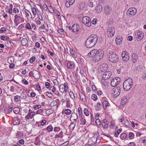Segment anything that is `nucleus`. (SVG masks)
<instances>
[{
    "label": "nucleus",
    "instance_id": "obj_1",
    "mask_svg": "<svg viewBox=\"0 0 146 146\" xmlns=\"http://www.w3.org/2000/svg\"><path fill=\"white\" fill-rule=\"evenodd\" d=\"M104 55V51L101 50L94 49L91 51L88 54V56L93 57L95 62H97L102 59Z\"/></svg>",
    "mask_w": 146,
    "mask_h": 146
},
{
    "label": "nucleus",
    "instance_id": "obj_2",
    "mask_svg": "<svg viewBox=\"0 0 146 146\" xmlns=\"http://www.w3.org/2000/svg\"><path fill=\"white\" fill-rule=\"evenodd\" d=\"M98 39L97 35L96 34L91 35L86 40L85 45L86 47L90 48L94 46Z\"/></svg>",
    "mask_w": 146,
    "mask_h": 146
},
{
    "label": "nucleus",
    "instance_id": "obj_3",
    "mask_svg": "<svg viewBox=\"0 0 146 146\" xmlns=\"http://www.w3.org/2000/svg\"><path fill=\"white\" fill-rule=\"evenodd\" d=\"M108 59L110 62L115 63L118 62L119 60L118 56L115 53L112 51L109 52L108 54Z\"/></svg>",
    "mask_w": 146,
    "mask_h": 146
},
{
    "label": "nucleus",
    "instance_id": "obj_4",
    "mask_svg": "<svg viewBox=\"0 0 146 146\" xmlns=\"http://www.w3.org/2000/svg\"><path fill=\"white\" fill-rule=\"evenodd\" d=\"M133 80L131 78L126 80L123 84V89L125 91L129 90L133 85Z\"/></svg>",
    "mask_w": 146,
    "mask_h": 146
},
{
    "label": "nucleus",
    "instance_id": "obj_5",
    "mask_svg": "<svg viewBox=\"0 0 146 146\" xmlns=\"http://www.w3.org/2000/svg\"><path fill=\"white\" fill-rule=\"evenodd\" d=\"M133 35L134 38L138 41L142 40L144 36V34L141 31H136L134 33Z\"/></svg>",
    "mask_w": 146,
    "mask_h": 146
},
{
    "label": "nucleus",
    "instance_id": "obj_6",
    "mask_svg": "<svg viewBox=\"0 0 146 146\" xmlns=\"http://www.w3.org/2000/svg\"><path fill=\"white\" fill-rule=\"evenodd\" d=\"M29 74L30 76H33L35 79H38L40 77L39 72L35 70L30 71Z\"/></svg>",
    "mask_w": 146,
    "mask_h": 146
},
{
    "label": "nucleus",
    "instance_id": "obj_7",
    "mask_svg": "<svg viewBox=\"0 0 146 146\" xmlns=\"http://www.w3.org/2000/svg\"><path fill=\"white\" fill-rule=\"evenodd\" d=\"M82 23L86 26L89 27L91 25V19L90 17L87 16H84L82 19Z\"/></svg>",
    "mask_w": 146,
    "mask_h": 146
},
{
    "label": "nucleus",
    "instance_id": "obj_8",
    "mask_svg": "<svg viewBox=\"0 0 146 146\" xmlns=\"http://www.w3.org/2000/svg\"><path fill=\"white\" fill-rule=\"evenodd\" d=\"M121 90L119 87L115 86L112 89V92L113 97L116 98L120 94Z\"/></svg>",
    "mask_w": 146,
    "mask_h": 146
},
{
    "label": "nucleus",
    "instance_id": "obj_9",
    "mask_svg": "<svg viewBox=\"0 0 146 146\" xmlns=\"http://www.w3.org/2000/svg\"><path fill=\"white\" fill-rule=\"evenodd\" d=\"M107 32L108 34V36L109 37L113 36L115 34V30L114 28L112 27H108Z\"/></svg>",
    "mask_w": 146,
    "mask_h": 146
},
{
    "label": "nucleus",
    "instance_id": "obj_10",
    "mask_svg": "<svg viewBox=\"0 0 146 146\" xmlns=\"http://www.w3.org/2000/svg\"><path fill=\"white\" fill-rule=\"evenodd\" d=\"M120 81V78L118 77H116L113 78L111 82V85L113 87H115L118 85Z\"/></svg>",
    "mask_w": 146,
    "mask_h": 146
},
{
    "label": "nucleus",
    "instance_id": "obj_11",
    "mask_svg": "<svg viewBox=\"0 0 146 146\" xmlns=\"http://www.w3.org/2000/svg\"><path fill=\"white\" fill-rule=\"evenodd\" d=\"M111 72L110 71L105 72L102 74V79L106 80L109 79L111 75Z\"/></svg>",
    "mask_w": 146,
    "mask_h": 146
},
{
    "label": "nucleus",
    "instance_id": "obj_12",
    "mask_svg": "<svg viewBox=\"0 0 146 146\" xmlns=\"http://www.w3.org/2000/svg\"><path fill=\"white\" fill-rule=\"evenodd\" d=\"M104 11L105 14L106 15H110L112 12V10L111 7L106 6L104 9Z\"/></svg>",
    "mask_w": 146,
    "mask_h": 146
},
{
    "label": "nucleus",
    "instance_id": "obj_13",
    "mask_svg": "<svg viewBox=\"0 0 146 146\" xmlns=\"http://www.w3.org/2000/svg\"><path fill=\"white\" fill-rule=\"evenodd\" d=\"M121 56L122 60L124 62L127 61L129 59V55L126 51L123 52L121 54Z\"/></svg>",
    "mask_w": 146,
    "mask_h": 146
},
{
    "label": "nucleus",
    "instance_id": "obj_14",
    "mask_svg": "<svg viewBox=\"0 0 146 146\" xmlns=\"http://www.w3.org/2000/svg\"><path fill=\"white\" fill-rule=\"evenodd\" d=\"M137 12V9L134 7L129 8L127 11V14L131 16H133Z\"/></svg>",
    "mask_w": 146,
    "mask_h": 146
},
{
    "label": "nucleus",
    "instance_id": "obj_15",
    "mask_svg": "<svg viewBox=\"0 0 146 146\" xmlns=\"http://www.w3.org/2000/svg\"><path fill=\"white\" fill-rule=\"evenodd\" d=\"M71 29L73 32H78L80 29V25L77 24H74L72 26Z\"/></svg>",
    "mask_w": 146,
    "mask_h": 146
},
{
    "label": "nucleus",
    "instance_id": "obj_16",
    "mask_svg": "<svg viewBox=\"0 0 146 146\" xmlns=\"http://www.w3.org/2000/svg\"><path fill=\"white\" fill-rule=\"evenodd\" d=\"M15 19L14 20V22L15 23H17L20 21V20H21V22H23L24 21V20L23 19L20 17L19 15H15Z\"/></svg>",
    "mask_w": 146,
    "mask_h": 146
},
{
    "label": "nucleus",
    "instance_id": "obj_17",
    "mask_svg": "<svg viewBox=\"0 0 146 146\" xmlns=\"http://www.w3.org/2000/svg\"><path fill=\"white\" fill-rule=\"evenodd\" d=\"M138 59L137 55L136 54L133 53L131 56V61L133 63H136Z\"/></svg>",
    "mask_w": 146,
    "mask_h": 146
},
{
    "label": "nucleus",
    "instance_id": "obj_18",
    "mask_svg": "<svg viewBox=\"0 0 146 146\" xmlns=\"http://www.w3.org/2000/svg\"><path fill=\"white\" fill-rule=\"evenodd\" d=\"M34 113H35L34 112H33L31 110H29V112L27 115L25 117V118L28 119H29L30 118H31L32 117L31 116L34 115Z\"/></svg>",
    "mask_w": 146,
    "mask_h": 146
},
{
    "label": "nucleus",
    "instance_id": "obj_19",
    "mask_svg": "<svg viewBox=\"0 0 146 146\" xmlns=\"http://www.w3.org/2000/svg\"><path fill=\"white\" fill-rule=\"evenodd\" d=\"M96 11L98 13H100L101 12L102 10V6L100 4H98L96 7Z\"/></svg>",
    "mask_w": 146,
    "mask_h": 146
},
{
    "label": "nucleus",
    "instance_id": "obj_20",
    "mask_svg": "<svg viewBox=\"0 0 146 146\" xmlns=\"http://www.w3.org/2000/svg\"><path fill=\"white\" fill-rule=\"evenodd\" d=\"M115 41L117 45L120 44L122 42V38L121 36H118L116 38Z\"/></svg>",
    "mask_w": 146,
    "mask_h": 146
},
{
    "label": "nucleus",
    "instance_id": "obj_21",
    "mask_svg": "<svg viewBox=\"0 0 146 146\" xmlns=\"http://www.w3.org/2000/svg\"><path fill=\"white\" fill-rule=\"evenodd\" d=\"M102 125L105 128H106L108 127V121L106 119H105L102 120Z\"/></svg>",
    "mask_w": 146,
    "mask_h": 146
},
{
    "label": "nucleus",
    "instance_id": "obj_22",
    "mask_svg": "<svg viewBox=\"0 0 146 146\" xmlns=\"http://www.w3.org/2000/svg\"><path fill=\"white\" fill-rule=\"evenodd\" d=\"M108 66L105 64H103L100 67V69L101 71L104 72L106 71L108 69Z\"/></svg>",
    "mask_w": 146,
    "mask_h": 146
},
{
    "label": "nucleus",
    "instance_id": "obj_23",
    "mask_svg": "<svg viewBox=\"0 0 146 146\" xmlns=\"http://www.w3.org/2000/svg\"><path fill=\"white\" fill-rule=\"evenodd\" d=\"M71 118H72L74 121L76 122V119H78V115L75 113H72L71 115Z\"/></svg>",
    "mask_w": 146,
    "mask_h": 146
},
{
    "label": "nucleus",
    "instance_id": "obj_24",
    "mask_svg": "<svg viewBox=\"0 0 146 146\" xmlns=\"http://www.w3.org/2000/svg\"><path fill=\"white\" fill-rule=\"evenodd\" d=\"M67 67L68 68H72L74 67V64L72 61H68L67 63Z\"/></svg>",
    "mask_w": 146,
    "mask_h": 146
},
{
    "label": "nucleus",
    "instance_id": "obj_25",
    "mask_svg": "<svg viewBox=\"0 0 146 146\" xmlns=\"http://www.w3.org/2000/svg\"><path fill=\"white\" fill-rule=\"evenodd\" d=\"M20 120L17 117H15L13 120V124L14 125H18L19 124Z\"/></svg>",
    "mask_w": 146,
    "mask_h": 146
},
{
    "label": "nucleus",
    "instance_id": "obj_26",
    "mask_svg": "<svg viewBox=\"0 0 146 146\" xmlns=\"http://www.w3.org/2000/svg\"><path fill=\"white\" fill-rule=\"evenodd\" d=\"M21 42V44L25 46L27 43V40L26 38H22Z\"/></svg>",
    "mask_w": 146,
    "mask_h": 146
},
{
    "label": "nucleus",
    "instance_id": "obj_27",
    "mask_svg": "<svg viewBox=\"0 0 146 146\" xmlns=\"http://www.w3.org/2000/svg\"><path fill=\"white\" fill-rule=\"evenodd\" d=\"M102 104L104 109L105 110L106 109L107 106H108L109 104L107 101L105 100L103 102Z\"/></svg>",
    "mask_w": 146,
    "mask_h": 146
},
{
    "label": "nucleus",
    "instance_id": "obj_28",
    "mask_svg": "<svg viewBox=\"0 0 146 146\" xmlns=\"http://www.w3.org/2000/svg\"><path fill=\"white\" fill-rule=\"evenodd\" d=\"M13 108L10 107H8L4 110L5 113H9L11 112L12 111Z\"/></svg>",
    "mask_w": 146,
    "mask_h": 146
},
{
    "label": "nucleus",
    "instance_id": "obj_29",
    "mask_svg": "<svg viewBox=\"0 0 146 146\" xmlns=\"http://www.w3.org/2000/svg\"><path fill=\"white\" fill-rule=\"evenodd\" d=\"M60 91L62 93L65 92V89L64 88V85L61 84L60 85L59 88Z\"/></svg>",
    "mask_w": 146,
    "mask_h": 146
},
{
    "label": "nucleus",
    "instance_id": "obj_30",
    "mask_svg": "<svg viewBox=\"0 0 146 146\" xmlns=\"http://www.w3.org/2000/svg\"><path fill=\"white\" fill-rule=\"evenodd\" d=\"M63 132L61 131L58 134H56L55 136V138H57L58 137L62 138L63 137Z\"/></svg>",
    "mask_w": 146,
    "mask_h": 146
},
{
    "label": "nucleus",
    "instance_id": "obj_31",
    "mask_svg": "<svg viewBox=\"0 0 146 146\" xmlns=\"http://www.w3.org/2000/svg\"><path fill=\"white\" fill-rule=\"evenodd\" d=\"M127 135L125 133H123L120 135V137L122 139H125L127 137Z\"/></svg>",
    "mask_w": 146,
    "mask_h": 146
},
{
    "label": "nucleus",
    "instance_id": "obj_32",
    "mask_svg": "<svg viewBox=\"0 0 146 146\" xmlns=\"http://www.w3.org/2000/svg\"><path fill=\"white\" fill-rule=\"evenodd\" d=\"M13 111L15 114H18L20 111V109L18 108H15L13 109Z\"/></svg>",
    "mask_w": 146,
    "mask_h": 146
},
{
    "label": "nucleus",
    "instance_id": "obj_33",
    "mask_svg": "<svg viewBox=\"0 0 146 146\" xmlns=\"http://www.w3.org/2000/svg\"><path fill=\"white\" fill-rule=\"evenodd\" d=\"M122 131V129L121 130L120 129H118L115 133L114 136L115 137H118L119 134Z\"/></svg>",
    "mask_w": 146,
    "mask_h": 146
},
{
    "label": "nucleus",
    "instance_id": "obj_34",
    "mask_svg": "<svg viewBox=\"0 0 146 146\" xmlns=\"http://www.w3.org/2000/svg\"><path fill=\"white\" fill-rule=\"evenodd\" d=\"M80 96L81 100L83 101H85L86 100L85 96L82 93L80 94Z\"/></svg>",
    "mask_w": 146,
    "mask_h": 146
},
{
    "label": "nucleus",
    "instance_id": "obj_35",
    "mask_svg": "<svg viewBox=\"0 0 146 146\" xmlns=\"http://www.w3.org/2000/svg\"><path fill=\"white\" fill-rule=\"evenodd\" d=\"M23 135V134L21 132H17V133L16 138H19L21 137Z\"/></svg>",
    "mask_w": 146,
    "mask_h": 146
},
{
    "label": "nucleus",
    "instance_id": "obj_36",
    "mask_svg": "<svg viewBox=\"0 0 146 146\" xmlns=\"http://www.w3.org/2000/svg\"><path fill=\"white\" fill-rule=\"evenodd\" d=\"M74 122V121L73 123H72L69 126L70 128L71 129L73 130L76 124Z\"/></svg>",
    "mask_w": 146,
    "mask_h": 146
},
{
    "label": "nucleus",
    "instance_id": "obj_37",
    "mask_svg": "<svg viewBox=\"0 0 146 146\" xmlns=\"http://www.w3.org/2000/svg\"><path fill=\"white\" fill-rule=\"evenodd\" d=\"M134 137V134L132 132H130L129 134V137L130 139H132Z\"/></svg>",
    "mask_w": 146,
    "mask_h": 146
},
{
    "label": "nucleus",
    "instance_id": "obj_38",
    "mask_svg": "<svg viewBox=\"0 0 146 146\" xmlns=\"http://www.w3.org/2000/svg\"><path fill=\"white\" fill-rule=\"evenodd\" d=\"M85 7V5L84 2H82L80 4V8L81 9H83Z\"/></svg>",
    "mask_w": 146,
    "mask_h": 146
},
{
    "label": "nucleus",
    "instance_id": "obj_39",
    "mask_svg": "<svg viewBox=\"0 0 146 146\" xmlns=\"http://www.w3.org/2000/svg\"><path fill=\"white\" fill-rule=\"evenodd\" d=\"M127 99L125 97H123L121 99V102L122 104H124L125 103L127 102Z\"/></svg>",
    "mask_w": 146,
    "mask_h": 146
},
{
    "label": "nucleus",
    "instance_id": "obj_40",
    "mask_svg": "<svg viewBox=\"0 0 146 146\" xmlns=\"http://www.w3.org/2000/svg\"><path fill=\"white\" fill-rule=\"evenodd\" d=\"M32 13L33 15L35 16L36 14V9L35 7H33L32 8Z\"/></svg>",
    "mask_w": 146,
    "mask_h": 146
},
{
    "label": "nucleus",
    "instance_id": "obj_41",
    "mask_svg": "<svg viewBox=\"0 0 146 146\" xmlns=\"http://www.w3.org/2000/svg\"><path fill=\"white\" fill-rule=\"evenodd\" d=\"M53 129V127L51 125L48 126L46 128V129L48 131L50 132L52 131Z\"/></svg>",
    "mask_w": 146,
    "mask_h": 146
},
{
    "label": "nucleus",
    "instance_id": "obj_42",
    "mask_svg": "<svg viewBox=\"0 0 146 146\" xmlns=\"http://www.w3.org/2000/svg\"><path fill=\"white\" fill-rule=\"evenodd\" d=\"M101 104L100 102H98L97 104V107L96 109L97 110H99L101 109Z\"/></svg>",
    "mask_w": 146,
    "mask_h": 146
},
{
    "label": "nucleus",
    "instance_id": "obj_43",
    "mask_svg": "<svg viewBox=\"0 0 146 146\" xmlns=\"http://www.w3.org/2000/svg\"><path fill=\"white\" fill-rule=\"evenodd\" d=\"M71 111L69 109H66L65 110V113L66 115H69L71 113Z\"/></svg>",
    "mask_w": 146,
    "mask_h": 146
},
{
    "label": "nucleus",
    "instance_id": "obj_44",
    "mask_svg": "<svg viewBox=\"0 0 146 146\" xmlns=\"http://www.w3.org/2000/svg\"><path fill=\"white\" fill-rule=\"evenodd\" d=\"M14 58L13 57H11L8 59V61L9 63H12L14 61Z\"/></svg>",
    "mask_w": 146,
    "mask_h": 146
},
{
    "label": "nucleus",
    "instance_id": "obj_45",
    "mask_svg": "<svg viewBox=\"0 0 146 146\" xmlns=\"http://www.w3.org/2000/svg\"><path fill=\"white\" fill-rule=\"evenodd\" d=\"M29 13H30L31 15V19H33V18H32V15H31V12L29 11H28V10H27V11H26V16L27 17H30V15H29Z\"/></svg>",
    "mask_w": 146,
    "mask_h": 146
},
{
    "label": "nucleus",
    "instance_id": "obj_46",
    "mask_svg": "<svg viewBox=\"0 0 146 146\" xmlns=\"http://www.w3.org/2000/svg\"><path fill=\"white\" fill-rule=\"evenodd\" d=\"M69 95H70V97L72 98L74 100V99H75V97L74 95V94L72 92H69Z\"/></svg>",
    "mask_w": 146,
    "mask_h": 146
},
{
    "label": "nucleus",
    "instance_id": "obj_47",
    "mask_svg": "<svg viewBox=\"0 0 146 146\" xmlns=\"http://www.w3.org/2000/svg\"><path fill=\"white\" fill-rule=\"evenodd\" d=\"M84 113L85 114L86 116H88L89 115V113L88 111V110L87 108H85L84 109Z\"/></svg>",
    "mask_w": 146,
    "mask_h": 146
},
{
    "label": "nucleus",
    "instance_id": "obj_48",
    "mask_svg": "<svg viewBox=\"0 0 146 146\" xmlns=\"http://www.w3.org/2000/svg\"><path fill=\"white\" fill-rule=\"evenodd\" d=\"M92 98L94 101L96 100L97 99V97L96 95L95 94H92Z\"/></svg>",
    "mask_w": 146,
    "mask_h": 146
},
{
    "label": "nucleus",
    "instance_id": "obj_49",
    "mask_svg": "<svg viewBox=\"0 0 146 146\" xmlns=\"http://www.w3.org/2000/svg\"><path fill=\"white\" fill-rule=\"evenodd\" d=\"M41 105H36L34 106V108L35 110H37L39 108H41Z\"/></svg>",
    "mask_w": 146,
    "mask_h": 146
},
{
    "label": "nucleus",
    "instance_id": "obj_50",
    "mask_svg": "<svg viewBox=\"0 0 146 146\" xmlns=\"http://www.w3.org/2000/svg\"><path fill=\"white\" fill-rule=\"evenodd\" d=\"M57 31L60 34H62L64 32V30L63 29H60L58 30Z\"/></svg>",
    "mask_w": 146,
    "mask_h": 146
},
{
    "label": "nucleus",
    "instance_id": "obj_51",
    "mask_svg": "<svg viewBox=\"0 0 146 146\" xmlns=\"http://www.w3.org/2000/svg\"><path fill=\"white\" fill-rule=\"evenodd\" d=\"M124 123L127 127H129L130 125V123L127 120H126L124 121Z\"/></svg>",
    "mask_w": 146,
    "mask_h": 146
},
{
    "label": "nucleus",
    "instance_id": "obj_52",
    "mask_svg": "<svg viewBox=\"0 0 146 146\" xmlns=\"http://www.w3.org/2000/svg\"><path fill=\"white\" fill-rule=\"evenodd\" d=\"M45 95L50 98H51L52 96V94L50 93L46 92Z\"/></svg>",
    "mask_w": 146,
    "mask_h": 146
},
{
    "label": "nucleus",
    "instance_id": "obj_53",
    "mask_svg": "<svg viewBox=\"0 0 146 146\" xmlns=\"http://www.w3.org/2000/svg\"><path fill=\"white\" fill-rule=\"evenodd\" d=\"M26 28L28 29H31L30 25L29 23L26 24L25 26Z\"/></svg>",
    "mask_w": 146,
    "mask_h": 146
},
{
    "label": "nucleus",
    "instance_id": "obj_54",
    "mask_svg": "<svg viewBox=\"0 0 146 146\" xmlns=\"http://www.w3.org/2000/svg\"><path fill=\"white\" fill-rule=\"evenodd\" d=\"M96 123L97 125H99L101 124V121L99 119H97L96 120Z\"/></svg>",
    "mask_w": 146,
    "mask_h": 146
},
{
    "label": "nucleus",
    "instance_id": "obj_55",
    "mask_svg": "<svg viewBox=\"0 0 146 146\" xmlns=\"http://www.w3.org/2000/svg\"><path fill=\"white\" fill-rule=\"evenodd\" d=\"M60 128L58 127H55L54 128V131L56 132H58L60 130Z\"/></svg>",
    "mask_w": 146,
    "mask_h": 146
},
{
    "label": "nucleus",
    "instance_id": "obj_56",
    "mask_svg": "<svg viewBox=\"0 0 146 146\" xmlns=\"http://www.w3.org/2000/svg\"><path fill=\"white\" fill-rule=\"evenodd\" d=\"M97 21V19H93L91 22V24L92 23V24L94 25L96 24Z\"/></svg>",
    "mask_w": 146,
    "mask_h": 146
},
{
    "label": "nucleus",
    "instance_id": "obj_57",
    "mask_svg": "<svg viewBox=\"0 0 146 146\" xmlns=\"http://www.w3.org/2000/svg\"><path fill=\"white\" fill-rule=\"evenodd\" d=\"M35 60V58L34 56H32L30 59L29 61L30 63H32Z\"/></svg>",
    "mask_w": 146,
    "mask_h": 146
},
{
    "label": "nucleus",
    "instance_id": "obj_58",
    "mask_svg": "<svg viewBox=\"0 0 146 146\" xmlns=\"http://www.w3.org/2000/svg\"><path fill=\"white\" fill-rule=\"evenodd\" d=\"M71 4H70V3L68 2V1L67 0V1L65 3V6L67 7H69L70 5H71Z\"/></svg>",
    "mask_w": 146,
    "mask_h": 146
},
{
    "label": "nucleus",
    "instance_id": "obj_59",
    "mask_svg": "<svg viewBox=\"0 0 146 146\" xmlns=\"http://www.w3.org/2000/svg\"><path fill=\"white\" fill-rule=\"evenodd\" d=\"M46 120L45 119H44L42 120L41 122V125H44L46 123Z\"/></svg>",
    "mask_w": 146,
    "mask_h": 146
},
{
    "label": "nucleus",
    "instance_id": "obj_60",
    "mask_svg": "<svg viewBox=\"0 0 146 146\" xmlns=\"http://www.w3.org/2000/svg\"><path fill=\"white\" fill-rule=\"evenodd\" d=\"M78 112L79 115H81L82 114V109L81 108H79L78 109Z\"/></svg>",
    "mask_w": 146,
    "mask_h": 146
},
{
    "label": "nucleus",
    "instance_id": "obj_61",
    "mask_svg": "<svg viewBox=\"0 0 146 146\" xmlns=\"http://www.w3.org/2000/svg\"><path fill=\"white\" fill-rule=\"evenodd\" d=\"M13 12L15 13H18L19 12V10L17 8H14L13 9Z\"/></svg>",
    "mask_w": 146,
    "mask_h": 146
},
{
    "label": "nucleus",
    "instance_id": "obj_62",
    "mask_svg": "<svg viewBox=\"0 0 146 146\" xmlns=\"http://www.w3.org/2000/svg\"><path fill=\"white\" fill-rule=\"evenodd\" d=\"M22 82L25 85H27L28 84V81L25 79L22 80Z\"/></svg>",
    "mask_w": 146,
    "mask_h": 146
},
{
    "label": "nucleus",
    "instance_id": "obj_63",
    "mask_svg": "<svg viewBox=\"0 0 146 146\" xmlns=\"http://www.w3.org/2000/svg\"><path fill=\"white\" fill-rule=\"evenodd\" d=\"M6 29L4 27H1L0 30V33H3L4 31H6Z\"/></svg>",
    "mask_w": 146,
    "mask_h": 146
},
{
    "label": "nucleus",
    "instance_id": "obj_64",
    "mask_svg": "<svg viewBox=\"0 0 146 146\" xmlns=\"http://www.w3.org/2000/svg\"><path fill=\"white\" fill-rule=\"evenodd\" d=\"M20 97L18 96H16L15 97V101L17 102H18L19 101V98H20Z\"/></svg>",
    "mask_w": 146,
    "mask_h": 146
}]
</instances>
